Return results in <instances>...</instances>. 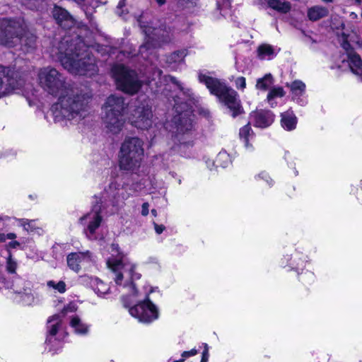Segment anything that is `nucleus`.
Here are the masks:
<instances>
[{"instance_id": "41", "label": "nucleus", "mask_w": 362, "mask_h": 362, "mask_svg": "<svg viewBox=\"0 0 362 362\" xmlns=\"http://www.w3.org/2000/svg\"><path fill=\"white\" fill-rule=\"evenodd\" d=\"M235 84L238 89L244 90L246 87V81L245 78L243 76L238 77L235 80Z\"/></svg>"}, {"instance_id": "50", "label": "nucleus", "mask_w": 362, "mask_h": 362, "mask_svg": "<svg viewBox=\"0 0 362 362\" xmlns=\"http://www.w3.org/2000/svg\"><path fill=\"white\" fill-rule=\"evenodd\" d=\"M6 240V234L0 233V243L5 242Z\"/></svg>"}, {"instance_id": "26", "label": "nucleus", "mask_w": 362, "mask_h": 362, "mask_svg": "<svg viewBox=\"0 0 362 362\" xmlns=\"http://www.w3.org/2000/svg\"><path fill=\"white\" fill-rule=\"evenodd\" d=\"M19 224L29 233H40L42 228L37 224V220L18 219Z\"/></svg>"}, {"instance_id": "47", "label": "nucleus", "mask_w": 362, "mask_h": 362, "mask_svg": "<svg viewBox=\"0 0 362 362\" xmlns=\"http://www.w3.org/2000/svg\"><path fill=\"white\" fill-rule=\"evenodd\" d=\"M162 71L160 69H156L153 72V77L151 79V81L156 80V78H159L161 75Z\"/></svg>"}, {"instance_id": "24", "label": "nucleus", "mask_w": 362, "mask_h": 362, "mask_svg": "<svg viewBox=\"0 0 362 362\" xmlns=\"http://www.w3.org/2000/svg\"><path fill=\"white\" fill-rule=\"evenodd\" d=\"M268 6L281 13H287L291 10V4L281 0H267Z\"/></svg>"}, {"instance_id": "42", "label": "nucleus", "mask_w": 362, "mask_h": 362, "mask_svg": "<svg viewBox=\"0 0 362 362\" xmlns=\"http://www.w3.org/2000/svg\"><path fill=\"white\" fill-rule=\"evenodd\" d=\"M259 177L262 178V180H265V182L269 185H272V183H273V181L269 177V175L265 173V172H262L260 174H259L258 175Z\"/></svg>"}, {"instance_id": "12", "label": "nucleus", "mask_w": 362, "mask_h": 362, "mask_svg": "<svg viewBox=\"0 0 362 362\" xmlns=\"http://www.w3.org/2000/svg\"><path fill=\"white\" fill-rule=\"evenodd\" d=\"M151 107L148 103H141L133 110L130 121L133 126L140 129H148L153 123Z\"/></svg>"}, {"instance_id": "51", "label": "nucleus", "mask_w": 362, "mask_h": 362, "mask_svg": "<svg viewBox=\"0 0 362 362\" xmlns=\"http://www.w3.org/2000/svg\"><path fill=\"white\" fill-rule=\"evenodd\" d=\"M159 6H162L165 3V0H156Z\"/></svg>"}, {"instance_id": "36", "label": "nucleus", "mask_w": 362, "mask_h": 362, "mask_svg": "<svg viewBox=\"0 0 362 362\" xmlns=\"http://www.w3.org/2000/svg\"><path fill=\"white\" fill-rule=\"evenodd\" d=\"M250 124L251 123L249 122L247 124H246L243 127H242L240 129V133H239L240 137V139H243L246 147H248V145H249L248 144V137H249L250 133L251 132Z\"/></svg>"}, {"instance_id": "10", "label": "nucleus", "mask_w": 362, "mask_h": 362, "mask_svg": "<svg viewBox=\"0 0 362 362\" xmlns=\"http://www.w3.org/2000/svg\"><path fill=\"white\" fill-rule=\"evenodd\" d=\"M187 106L189 107V105H187ZM191 116L192 111L190 108H187L173 117V136L174 137L175 142L177 141L181 144L189 143L193 131Z\"/></svg>"}, {"instance_id": "43", "label": "nucleus", "mask_w": 362, "mask_h": 362, "mask_svg": "<svg viewBox=\"0 0 362 362\" xmlns=\"http://www.w3.org/2000/svg\"><path fill=\"white\" fill-rule=\"evenodd\" d=\"M149 213V204L148 202H144L141 206V215L146 216Z\"/></svg>"}, {"instance_id": "9", "label": "nucleus", "mask_w": 362, "mask_h": 362, "mask_svg": "<svg viewBox=\"0 0 362 362\" xmlns=\"http://www.w3.org/2000/svg\"><path fill=\"white\" fill-rule=\"evenodd\" d=\"M112 72L117 88L122 91L133 95L140 89L141 82L138 79L134 71L122 64H116L113 66Z\"/></svg>"}, {"instance_id": "1", "label": "nucleus", "mask_w": 362, "mask_h": 362, "mask_svg": "<svg viewBox=\"0 0 362 362\" xmlns=\"http://www.w3.org/2000/svg\"><path fill=\"white\" fill-rule=\"evenodd\" d=\"M38 81L45 91L58 98L51 107L55 122L78 121L86 117L92 98L89 91L66 83L65 77L50 66L39 71Z\"/></svg>"}, {"instance_id": "49", "label": "nucleus", "mask_w": 362, "mask_h": 362, "mask_svg": "<svg viewBox=\"0 0 362 362\" xmlns=\"http://www.w3.org/2000/svg\"><path fill=\"white\" fill-rule=\"evenodd\" d=\"M19 245H20V244H19V243H18V242H17V241H12V242H11V243H9V246H10L11 247H13V248L16 247H17V246H18Z\"/></svg>"}, {"instance_id": "38", "label": "nucleus", "mask_w": 362, "mask_h": 362, "mask_svg": "<svg viewBox=\"0 0 362 362\" xmlns=\"http://www.w3.org/2000/svg\"><path fill=\"white\" fill-rule=\"evenodd\" d=\"M170 81L175 85L178 86L181 91H182L184 95H186L187 97L189 98V100H191L193 96V93L189 88H185L182 85L177 81V79L174 77H170Z\"/></svg>"}, {"instance_id": "28", "label": "nucleus", "mask_w": 362, "mask_h": 362, "mask_svg": "<svg viewBox=\"0 0 362 362\" xmlns=\"http://www.w3.org/2000/svg\"><path fill=\"white\" fill-rule=\"evenodd\" d=\"M285 91L282 87L275 86L272 87L267 96V100L272 107L276 105V103H274V99L276 98H282L285 95Z\"/></svg>"}, {"instance_id": "55", "label": "nucleus", "mask_w": 362, "mask_h": 362, "mask_svg": "<svg viewBox=\"0 0 362 362\" xmlns=\"http://www.w3.org/2000/svg\"><path fill=\"white\" fill-rule=\"evenodd\" d=\"M175 107L176 111L179 112V109L180 108V106L178 105V103L175 104Z\"/></svg>"}, {"instance_id": "52", "label": "nucleus", "mask_w": 362, "mask_h": 362, "mask_svg": "<svg viewBox=\"0 0 362 362\" xmlns=\"http://www.w3.org/2000/svg\"><path fill=\"white\" fill-rule=\"evenodd\" d=\"M303 267H304V262L303 261H301L300 264H297V267H296L297 269H301Z\"/></svg>"}, {"instance_id": "16", "label": "nucleus", "mask_w": 362, "mask_h": 362, "mask_svg": "<svg viewBox=\"0 0 362 362\" xmlns=\"http://www.w3.org/2000/svg\"><path fill=\"white\" fill-rule=\"evenodd\" d=\"M103 123L107 132L112 134H119L125 123L124 115L103 113Z\"/></svg>"}, {"instance_id": "11", "label": "nucleus", "mask_w": 362, "mask_h": 362, "mask_svg": "<svg viewBox=\"0 0 362 362\" xmlns=\"http://www.w3.org/2000/svg\"><path fill=\"white\" fill-rule=\"evenodd\" d=\"M13 289L16 294L15 299L24 305L38 304L42 298L36 292L32 291V283L21 278L16 279L13 282Z\"/></svg>"}, {"instance_id": "39", "label": "nucleus", "mask_w": 362, "mask_h": 362, "mask_svg": "<svg viewBox=\"0 0 362 362\" xmlns=\"http://www.w3.org/2000/svg\"><path fill=\"white\" fill-rule=\"evenodd\" d=\"M17 269V262L12 258L11 255H9L6 262V270L8 272L14 274Z\"/></svg>"}, {"instance_id": "5", "label": "nucleus", "mask_w": 362, "mask_h": 362, "mask_svg": "<svg viewBox=\"0 0 362 362\" xmlns=\"http://www.w3.org/2000/svg\"><path fill=\"white\" fill-rule=\"evenodd\" d=\"M198 79L200 83L205 84L211 94L217 96L227 106L232 112L233 117L242 113L240 100L235 90L228 87L218 78L209 76L208 73L199 71Z\"/></svg>"}, {"instance_id": "57", "label": "nucleus", "mask_w": 362, "mask_h": 362, "mask_svg": "<svg viewBox=\"0 0 362 362\" xmlns=\"http://www.w3.org/2000/svg\"><path fill=\"white\" fill-rule=\"evenodd\" d=\"M323 1H325V2H332L333 0H322Z\"/></svg>"}, {"instance_id": "29", "label": "nucleus", "mask_w": 362, "mask_h": 362, "mask_svg": "<svg viewBox=\"0 0 362 362\" xmlns=\"http://www.w3.org/2000/svg\"><path fill=\"white\" fill-rule=\"evenodd\" d=\"M274 79L271 74H266L264 77L258 78L256 83L257 89L267 90L273 84Z\"/></svg>"}, {"instance_id": "23", "label": "nucleus", "mask_w": 362, "mask_h": 362, "mask_svg": "<svg viewBox=\"0 0 362 362\" xmlns=\"http://www.w3.org/2000/svg\"><path fill=\"white\" fill-rule=\"evenodd\" d=\"M70 325L78 334H86L88 332L89 326L77 315L71 317Z\"/></svg>"}, {"instance_id": "27", "label": "nucleus", "mask_w": 362, "mask_h": 362, "mask_svg": "<svg viewBox=\"0 0 362 362\" xmlns=\"http://www.w3.org/2000/svg\"><path fill=\"white\" fill-rule=\"evenodd\" d=\"M286 86L290 88L293 98L302 95L305 90V84L299 80H296L291 83H287Z\"/></svg>"}, {"instance_id": "18", "label": "nucleus", "mask_w": 362, "mask_h": 362, "mask_svg": "<svg viewBox=\"0 0 362 362\" xmlns=\"http://www.w3.org/2000/svg\"><path fill=\"white\" fill-rule=\"evenodd\" d=\"M92 261V254L89 251L85 252H71L66 257L68 267L73 271L78 272L83 262Z\"/></svg>"}, {"instance_id": "13", "label": "nucleus", "mask_w": 362, "mask_h": 362, "mask_svg": "<svg viewBox=\"0 0 362 362\" xmlns=\"http://www.w3.org/2000/svg\"><path fill=\"white\" fill-rule=\"evenodd\" d=\"M127 107L128 104L125 103L122 96L112 94L107 98L102 110L105 114L124 115Z\"/></svg>"}, {"instance_id": "44", "label": "nucleus", "mask_w": 362, "mask_h": 362, "mask_svg": "<svg viewBox=\"0 0 362 362\" xmlns=\"http://www.w3.org/2000/svg\"><path fill=\"white\" fill-rule=\"evenodd\" d=\"M153 226L157 234H160L165 230V226L163 225H158L156 223L153 222Z\"/></svg>"}, {"instance_id": "34", "label": "nucleus", "mask_w": 362, "mask_h": 362, "mask_svg": "<svg viewBox=\"0 0 362 362\" xmlns=\"http://www.w3.org/2000/svg\"><path fill=\"white\" fill-rule=\"evenodd\" d=\"M93 291L98 296H104L108 293L110 291V287L107 284H106L103 281L98 279V282L96 283L95 286L93 288Z\"/></svg>"}, {"instance_id": "25", "label": "nucleus", "mask_w": 362, "mask_h": 362, "mask_svg": "<svg viewBox=\"0 0 362 362\" xmlns=\"http://www.w3.org/2000/svg\"><path fill=\"white\" fill-rule=\"evenodd\" d=\"M258 57L260 59H272L274 58L276 52L272 46L267 44L260 45L257 49Z\"/></svg>"}, {"instance_id": "19", "label": "nucleus", "mask_w": 362, "mask_h": 362, "mask_svg": "<svg viewBox=\"0 0 362 362\" xmlns=\"http://www.w3.org/2000/svg\"><path fill=\"white\" fill-rule=\"evenodd\" d=\"M52 14L58 24L65 29L70 28L75 24L74 18L62 7L54 6Z\"/></svg>"}, {"instance_id": "32", "label": "nucleus", "mask_w": 362, "mask_h": 362, "mask_svg": "<svg viewBox=\"0 0 362 362\" xmlns=\"http://www.w3.org/2000/svg\"><path fill=\"white\" fill-rule=\"evenodd\" d=\"M187 55L186 50H178L171 54L168 61L169 63H180L183 62Z\"/></svg>"}, {"instance_id": "56", "label": "nucleus", "mask_w": 362, "mask_h": 362, "mask_svg": "<svg viewBox=\"0 0 362 362\" xmlns=\"http://www.w3.org/2000/svg\"><path fill=\"white\" fill-rule=\"evenodd\" d=\"M305 274H307L309 277H310L312 279L313 278V274L312 273L308 272V273H306Z\"/></svg>"}, {"instance_id": "48", "label": "nucleus", "mask_w": 362, "mask_h": 362, "mask_svg": "<svg viewBox=\"0 0 362 362\" xmlns=\"http://www.w3.org/2000/svg\"><path fill=\"white\" fill-rule=\"evenodd\" d=\"M6 239L13 240V239H15L16 238V235L15 233H9L6 235Z\"/></svg>"}, {"instance_id": "46", "label": "nucleus", "mask_w": 362, "mask_h": 362, "mask_svg": "<svg viewBox=\"0 0 362 362\" xmlns=\"http://www.w3.org/2000/svg\"><path fill=\"white\" fill-rule=\"evenodd\" d=\"M124 1H125V0H120V1H119V2L118 3L117 6V11H116V12H117V13L118 15H119V16H121V15H122V12H120V9H121L123 6H124V5H125V2H124Z\"/></svg>"}, {"instance_id": "31", "label": "nucleus", "mask_w": 362, "mask_h": 362, "mask_svg": "<svg viewBox=\"0 0 362 362\" xmlns=\"http://www.w3.org/2000/svg\"><path fill=\"white\" fill-rule=\"evenodd\" d=\"M76 1L78 4H81L82 3H84L83 6V9L85 11L86 15L88 18H91L92 12L98 6V2L97 1H93L91 4L88 6L87 5V1L86 0H76Z\"/></svg>"}, {"instance_id": "3", "label": "nucleus", "mask_w": 362, "mask_h": 362, "mask_svg": "<svg viewBox=\"0 0 362 362\" xmlns=\"http://www.w3.org/2000/svg\"><path fill=\"white\" fill-rule=\"evenodd\" d=\"M50 56L70 73L91 76L98 72L95 57L79 38L74 42L65 36L50 49Z\"/></svg>"}, {"instance_id": "17", "label": "nucleus", "mask_w": 362, "mask_h": 362, "mask_svg": "<svg viewBox=\"0 0 362 362\" xmlns=\"http://www.w3.org/2000/svg\"><path fill=\"white\" fill-rule=\"evenodd\" d=\"M274 122V115L272 112L267 110H257L250 115V123L255 127L266 128Z\"/></svg>"}, {"instance_id": "37", "label": "nucleus", "mask_w": 362, "mask_h": 362, "mask_svg": "<svg viewBox=\"0 0 362 362\" xmlns=\"http://www.w3.org/2000/svg\"><path fill=\"white\" fill-rule=\"evenodd\" d=\"M47 286L50 288H53L54 289L57 290L60 293H65L66 290V286L64 281H60L59 282H55L54 281H49L47 283Z\"/></svg>"}, {"instance_id": "40", "label": "nucleus", "mask_w": 362, "mask_h": 362, "mask_svg": "<svg viewBox=\"0 0 362 362\" xmlns=\"http://www.w3.org/2000/svg\"><path fill=\"white\" fill-rule=\"evenodd\" d=\"M198 351L196 349H192L190 351H184L182 354V358L180 360L173 361V362H184L185 358L195 356L197 354Z\"/></svg>"}, {"instance_id": "30", "label": "nucleus", "mask_w": 362, "mask_h": 362, "mask_svg": "<svg viewBox=\"0 0 362 362\" xmlns=\"http://www.w3.org/2000/svg\"><path fill=\"white\" fill-rule=\"evenodd\" d=\"M230 163L229 155L226 151H221L217 155L216 160L212 162L213 165L216 163V166L226 168Z\"/></svg>"}, {"instance_id": "6", "label": "nucleus", "mask_w": 362, "mask_h": 362, "mask_svg": "<svg viewBox=\"0 0 362 362\" xmlns=\"http://www.w3.org/2000/svg\"><path fill=\"white\" fill-rule=\"evenodd\" d=\"M1 44L8 47H12L16 43L21 42L28 46V48H33L36 37L33 34L25 33V24L23 20H12L3 18L0 21Z\"/></svg>"}, {"instance_id": "53", "label": "nucleus", "mask_w": 362, "mask_h": 362, "mask_svg": "<svg viewBox=\"0 0 362 362\" xmlns=\"http://www.w3.org/2000/svg\"><path fill=\"white\" fill-rule=\"evenodd\" d=\"M151 214L153 216H157V211L156 209H152L151 210Z\"/></svg>"}, {"instance_id": "8", "label": "nucleus", "mask_w": 362, "mask_h": 362, "mask_svg": "<svg viewBox=\"0 0 362 362\" xmlns=\"http://www.w3.org/2000/svg\"><path fill=\"white\" fill-rule=\"evenodd\" d=\"M144 142L138 137H127L122 142L119 156L122 170H134L137 168L144 156Z\"/></svg>"}, {"instance_id": "15", "label": "nucleus", "mask_w": 362, "mask_h": 362, "mask_svg": "<svg viewBox=\"0 0 362 362\" xmlns=\"http://www.w3.org/2000/svg\"><path fill=\"white\" fill-rule=\"evenodd\" d=\"M342 47L346 52L345 54H343L342 57V63L347 61L351 71L356 75H361L362 61L360 56L351 48L349 43L347 42H344L342 44Z\"/></svg>"}, {"instance_id": "35", "label": "nucleus", "mask_w": 362, "mask_h": 362, "mask_svg": "<svg viewBox=\"0 0 362 362\" xmlns=\"http://www.w3.org/2000/svg\"><path fill=\"white\" fill-rule=\"evenodd\" d=\"M217 8L223 16H227L230 11V0H217Z\"/></svg>"}, {"instance_id": "54", "label": "nucleus", "mask_w": 362, "mask_h": 362, "mask_svg": "<svg viewBox=\"0 0 362 362\" xmlns=\"http://www.w3.org/2000/svg\"><path fill=\"white\" fill-rule=\"evenodd\" d=\"M355 3L357 5H361L362 4V0H354Z\"/></svg>"}, {"instance_id": "20", "label": "nucleus", "mask_w": 362, "mask_h": 362, "mask_svg": "<svg viewBox=\"0 0 362 362\" xmlns=\"http://www.w3.org/2000/svg\"><path fill=\"white\" fill-rule=\"evenodd\" d=\"M47 325L49 335L46 339V343L52 344L56 340L54 336L56 335L62 325V319L60 315H55L49 317L47 320Z\"/></svg>"}, {"instance_id": "33", "label": "nucleus", "mask_w": 362, "mask_h": 362, "mask_svg": "<svg viewBox=\"0 0 362 362\" xmlns=\"http://www.w3.org/2000/svg\"><path fill=\"white\" fill-rule=\"evenodd\" d=\"M98 278L89 276V275H83L79 276V282L86 286H89L93 289L96 283L98 282Z\"/></svg>"}, {"instance_id": "45", "label": "nucleus", "mask_w": 362, "mask_h": 362, "mask_svg": "<svg viewBox=\"0 0 362 362\" xmlns=\"http://www.w3.org/2000/svg\"><path fill=\"white\" fill-rule=\"evenodd\" d=\"M209 360V351L207 349V345L206 344V349L202 353V357L201 359V362H208Z\"/></svg>"}, {"instance_id": "14", "label": "nucleus", "mask_w": 362, "mask_h": 362, "mask_svg": "<svg viewBox=\"0 0 362 362\" xmlns=\"http://www.w3.org/2000/svg\"><path fill=\"white\" fill-rule=\"evenodd\" d=\"M13 71L0 65V98L7 95L18 88L20 84L13 78Z\"/></svg>"}, {"instance_id": "2", "label": "nucleus", "mask_w": 362, "mask_h": 362, "mask_svg": "<svg viewBox=\"0 0 362 362\" xmlns=\"http://www.w3.org/2000/svg\"><path fill=\"white\" fill-rule=\"evenodd\" d=\"M112 257L107 260V267L112 271V279L115 282L119 292L122 293V300L125 306L129 307L130 315L139 322L149 323L158 318V310L148 298L149 293L144 295V299L136 288L134 281L141 278L137 272V265L125 258L119 252L117 244H112Z\"/></svg>"}, {"instance_id": "22", "label": "nucleus", "mask_w": 362, "mask_h": 362, "mask_svg": "<svg viewBox=\"0 0 362 362\" xmlns=\"http://www.w3.org/2000/svg\"><path fill=\"white\" fill-rule=\"evenodd\" d=\"M328 15V9L321 6H315L308 10V17L312 21H318Z\"/></svg>"}, {"instance_id": "21", "label": "nucleus", "mask_w": 362, "mask_h": 362, "mask_svg": "<svg viewBox=\"0 0 362 362\" xmlns=\"http://www.w3.org/2000/svg\"><path fill=\"white\" fill-rule=\"evenodd\" d=\"M281 123L283 128L287 131H292L296 127L297 118L291 111L281 114Z\"/></svg>"}, {"instance_id": "7", "label": "nucleus", "mask_w": 362, "mask_h": 362, "mask_svg": "<svg viewBox=\"0 0 362 362\" xmlns=\"http://www.w3.org/2000/svg\"><path fill=\"white\" fill-rule=\"evenodd\" d=\"M138 23L145 35V42L139 47V54L144 59L148 58V53L153 54V50L163 44L168 43L173 37V31L165 25L159 27L146 25L142 17L138 19Z\"/></svg>"}, {"instance_id": "4", "label": "nucleus", "mask_w": 362, "mask_h": 362, "mask_svg": "<svg viewBox=\"0 0 362 362\" xmlns=\"http://www.w3.org/2000/svg\"><path fill=\"white\" fill-rule=\"evenodd\" d=\"M119 184L112 182L108 188L102 193L101 197H95V204L92 206L91 211L79 219L82 225L86 226L85 233L89 239L93 238L96 229L101 224L103 218L100 212L103 204L109 201L112 205H115L119 202L120 197L123 200L129 197V195L119 194Z\"/></svg>"}]
</instances>
